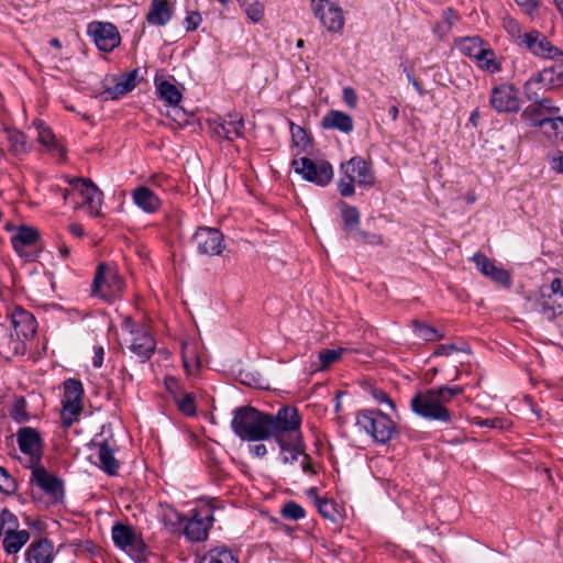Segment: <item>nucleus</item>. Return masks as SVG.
<instances>
[{
  "instance_id": "51",
  "label": "nucleus",
  "mask_w": 563,
  "mask_h": 563,
  "mask_svg": "<svg viewBox=\"0 0 563 563\" xmlns=\"http://www.w3.org/2000/svg\"><path fill=\"white\" fill-rule=\"evenodd\" d=\"M280 514L284 518L289 520H299L306 516L305 509L295 501L286 503L283 506Z\"/></svg>"
},
{
  "instance_id": "45",
  "label": "nucleus",
  "mask_w": 563,
  "mask_h": 563,
  "mask_svg": "<svg viewBox=\"0 0 563 563\" xmlns=\"http://www.w3.org/2000/svg\"><path fill=\"white\" fill-rule=\"evenodd\" d=\"M123 551H125L136 562L145 561L146 544L137 534L134 536V538L129 543V547H125Z\"/></svg>"
},
{
  "instance_id": "15",
  "label": "nucleus",
  "mask_w": 563,
  "mask_h": 563,
  "mask_svg": "<svg viewBox=\"0 0 563 563\" xmlns=\"http://www.w3.org/2000/svg\"><path fill=\"white\" fill-rule=\"evenodd\" d=\"M490 104L497 112H518L521 108L519 91L512 85L497 86L492 90Z\"/></svg>"
},
{
  "instance_id": "46",
  "label": "nucleus",
  "mask_w": 563,
  "mask_h": 563,
  "mask_svg": "<svg viewBox=\"0 0 563 563\" xmlns=\"http://www.w3.org/2000/svg\"><path fill=\"white\" fill-rule=\"evenodd\" d=\"M18 527V518L9 509H2L0 512V536L15 532Z\"/></svg>"
},
{
  "instance_id": "18",
  "label": "nucleus",
  "mask_w": 563,
  "mask_h": 563,
  "mask_svg": "<svg viewBox=\"0 0 563 563\" xmlns=\"http://www.w3.org/2000/svg\"><path fill=\"white\" fill-rule=\"evenodd\" d=\"M9 328L16 336L25 340L32 338L36 332V320L34 316L21 307H15L8 316Z\"/></svg>"
},
{
  "instance_id": "39",
  "label": "nucleus",
  "mask_w": 563,
  "mask_h": 563,
  "mask_svg": "<svg viewBox=\"0 0 563 563\" xmlns=\"http://www.w3.org/2000/svg\"><path fill=\"white\" fill-rule=\"evenodd\" d=\"M339 208L341 210L343 230L346 232H351L360 223V212L355 207L349 206L343 201L339 202Z\"/></svg>"
},
{
  "instance_id": "36",
  "label": "nucleus",
  "mask_w": 563,
  "mask_h": 563,
  "mask_svg": "<svg viewBox=\"0 0 563 563\" xmlns=\"http://www.w3.org/2000/svg\"><path fill=\"white\" fill-rule=\"evenodd\" d=\"M135 87V73L128 74L119 79L112 88H108L104 92V99H117L123 96Z\"/></svg>"
},
{
  "instance_id": "8",
  "label": "nucleus",
  "mask_w": 563,
  "mask_h": 563,
  "mask_svg": "<svg viewBox=\"0 0 563 563\" xmlns=\"http://www.w3.org/2000/svg\"><path fill=\"white\" fill-rule=\"evenodd\" d=\"M82 395L84 387L80 380L74 378L65 380L62 420L66 428L70 427L78 419L82 410Z\"/></svg>"
},
{
  "instance_id": "47",
  "label": "nucleus",
  "mask_w": 563,
  "mask_h": 563,
  "mask_svg": "<svg viewBox=\"0 0 563 563\" xmlns=\"http://www.w3.org/2000/svg\"><path fill=\"white\" fill-rule=\"evenodd\" d=\"M178 409L186 416L196 413V401L194 394H180L174 399Z\"/></svg>"
},
{
  "instance_id": "40",
  "label": "nucleus",
  "mask_w": 563,
  "mask_h": 563,
  "mask_svg": "<svg viewBox=\"0 0 563 563\" xmlns=\"http://www.w3.org/2000/svg\"><path fill=\"white\" fill-rule=\"evenodd\" d=\"M244 13L252 23H258L263 20L265 13V5L260 0H253L251 2L246 0H238Z\"/></svg>"
},
{
  "instance_id": "23",
  "label": "nucleus",
  "mask_w": 563,
  "mask_h": 563,
  "mask_svg": "<svg viewBox=\"0 0 563 563\" xmlns=\"http://www.w3.org/2000/svg\"><path fill=\"white\" fill-rule=\"evenodd\" d=\"M294 172L301 176H332L333 167L323 158L301 157L292 161Z\"/></svg>"
},
{
  "instance_id": "31",
  "label": "nucleus",
  "mask_w": 563,
  "mask_h": 563,
  "mask_svg": "<svg viewBox=\"0 0 563 563\" xmlns=\"http://www.w3.org/2000/svg\"><path fill=\"white\" fill-rule=\"evenodd\" d=\"M98 461L99 466L109 475H114L118 472L119 463L114 457L113 450L107 442L98 445Z\"/></svg>"
},
{
  "instance_id": "32",
  "label": "nucleus",
  "mask_w": 563,
  "mask_h": 563,
  "mask_svg": "<svg viewBox=\"0 0 563 563\" xmlns=\"http://www.w3.org/2000/svg\"><path fill=\"white\" fill-rule=\"evenodd\" d=\"M109 279H111L113 283L119 282L115 274L111 273L104 264H100L97 268L92 284L93 294L106 297L108 292L104 290V287L110 286Z\"/></svg>"
},
{
  "instance_id": "44",
  "label": "nucleus",
  "mask_w": 563,
  "mask_h": 563,
  "mask_svg": "<svg viewBox=\"0 0 563 563\" xmlns=\"http://www.w3.org/2000/svg\"><path fill=\"white\" fill-rule=\"evenodd\" d=\"M412 327L417 336L423 341L433 342L442 339V335L438 332V330L429 324L413 320Z\"/></svg>"
},
{
  "instance_id": "54",
  "label": "nucleus",
  "mask_w": 563,
  "mask_h": 563,
  "mask_svg": "<svg viewBox=\"0 0 563 563\" xmlns=\"http://www.w3.org/2000/svg\"><path fill=\"white\" fill-rule=\"evenodd\" d=\"M291 136L294 144L302 150H307L311 145L309 134L299 125L291 124Z\"/></svg>"
},
{
  "instance_id": "62",
  "label": "nucleus",
  "mask_w": 563,
  "mask_h": 563,
  "mask_svg": "<svg viewBox=\"0 0 563 563\" xmlns=\"http://www.w3.org/2000/svg\"><path fill=\"white\" fill-rule=\"evenodd\" d=\"M343 100L350 108L354 109L357 103V95L355 90L351 87H345L343 89Z\"/></svg>"
},
{
  "instance_id": "59",
  "label": "nucleus",
  "mask_w": 563,
  "mask_h": 563,
  "mask_svg": "<svg viewBox=\"0 0 563 563\" xmlns=\"http://www.w3.org/2000/svg\"><path fill=\"white\" fill-rule=\"evenodd\" d=\"M472 422L479 427H486V428H498L504 429L507 427V423L505 420L499 418L494 419H482V418H474Z\"/></svg>"
},
{
  "instance_id": "6",
  "label": "nucleus",
  "mask_w": 563,
  "mask_h": 563,
  "mask_svg": "<svg viewBox=\"0 0 563 563\" xmlns=\"http://www.w3.org/2000/svg\"><path fill=\"white\" fill-rule=\"evenodd\" d=\"M310 10L320 25L331 34H341L345 12L336 0H310Z\"/></svg>"
},
{
  "instance_id": "12",
  "label": "nucleus",
  "mask_w": 563,
  "mask_h": 563,
  "mask_svg": "<svg viewBox=\"0 0 563 563\" xmlns=\"http://www.w3.org/2000/svg\"><path fill=\"white\" fill-rule=\"evenodd\" d=\"M533 102L521 112V120L531 126L540 129L547 128L548 122L553 115L559 114L560 108L551 99L543 98L532 100Z\"/></svg>"
},
{
  "instance_id": "21",
  "label": "nucleus",
  "mask_w": 563,
  "mask_h": 563,
  "mask_svg": "<svg viewBox=\"0 0 563 563\" xmlns=\"http://www.w3.org/2000/svg\"><path fill=\"white\" fill-rule=\"evenodd\" d=\"M521 46L528 48L533 55L543 58H553L560 54L559 48L553 46L545 36L537 31L525 33Z\"/></svg>"
},
{
  "instance_id": "58",
  "label": "nucleus",
  "mask_w": 563,
  "mask_h": 563,
  "mask_svg": "<svg viewBox=\"0 0 563 563\" xmlns=\"http://www.w3.org/2000/svg\"><path fill=\"white\" fill-rule=\"evenodd\" d=\"M357 242L368 245H383L384 238L377 233H371L366 231H358L355 235Z\"/></svg>"
},
{
  "instance_id": "20",
  "label": "nucleus",
  "mask_w": 563,
  "mask_h": 563,
  "mask_svg": "<svg viewBox=\"0 0 563 563\" xmlns=\"http://www.w3.org/2000/svg\"><path fill=\"white\" fill-rule=\"evenodd\" d=\"M33 125L37 131L36 140L43 150L51 154L53 157L63 159L66 154V150L64 145L57 140L52 130L44 125V123L40 120L34 121Z\"/></svg>"
},
{
  "instance_id": "29",
  "label": "nucleus",
  "mask_w": 563,
  "mask_h": 563,
  "mask_svg": "<svg viewBox=\"0 0 563 563\" xmlns=\"http://www.w3.org/2000/svg\"><path fill=\"white\" fill-rule=\"evenodd\" d=\"M321 124L324 129L338 130L345 134L351 133L354 129L352 117L339 110L327 112Z\"/></svg>"
},
{
  "instance_id": "41",
  "label": "nucleus",
  "mask_w": 563,
  "mask_h": 563,
  "mask_svg": "<svg viewBox=\"0 0 563 563\" xmlns=\"http://www.w3.org/2000/svg\"><path fill=\"white\" fill-rule=\"evenodd\" d=\"M345 352V349L339 347L333 350H322L318 354L319 365L314 367L316 371H325L331 364L339 361L342 354Z\"/></svg>"
},
{
  "instance_id": "19",
  "label": "nucleus",
  "mask_w": 563,
  "mask_h": 563,
  "mask_svg": "<svg viewBox=\"0 0 563 563\" xmlns=\"http://www.w3.org/2000/svg\"><path fill=\"white\" fill-rule=\"evenodd\" d=\"M89 34L92 36L97 47L103 52H111L120 44L119 32L111 23H91L89 25Z\"/></svg>"
},
{
  "instance_id": "38",
  "label": "nucleus",
  "mask_w": 563,
  "mask_h": 563,
  "mask_svg": "<svg viewBox=\"0 0 563 563\" xmlns=\"http://www.w3.org/2000/svg\"><path fill=\"white\" fill-rule=\"evenodd\" d=\"M136 532L130 527L122 523H117L112 527V540L114 544L124 550L134 538Z\"/></svg>"
},
{
  "instance_id": "48",
  "label": "nucleus",
  "mask_w": 563,
  "mask_h": 563,
  "mask_svg": "<svg viewBox=\"0 0 563 563\" xmlns=\"http://www.w3.org/2000/svg\"><path fill=\"white\" fill-rule=\"evenodd\" d=\"M503 26L518 45L522 44L526 32L522 31L520 24L515 19L509 16L504 18Z\"/></svg>"
},
{
  "instance_id": "2",
  "label": "nucleus",
  "mask_w": 563,
  "mask_h": 563,
  "mask_svg": "<svg viewBox=\"0 0 563 563\" xmlns=\"http://www.w3.org/2000/svg\"><path fill=\"white\" fill-rule=\"evenodd\" d=\"M464 391L462 386H441L417 393L410 400L411 410L426 420L452 422V416L446 405L455 396Z\"/></svg>"
},
{
  "instance_id": "9",
  "label": "nucleus",
  "mask_w": 563,
  "mask_h": 563,
  "mask_svg": "<svg viewBox=\"0 0 563 563\" xmlns=\"http://www.w3.org/2000/svg\"><path fill=\"white\" fill-rule=\"evenodd\" d=\"M537 302L549 320L563 314V282L554 278L549 285L541 286Z\"/></svg>"
},
{
  "instance_id": "60",
  "label": "nucleus",
  "mask_w": 563,
  "mask_h": 563,
  "mask_svg": "<svg viewBox=\"0 0 563 563\" xmlns=\"http://www.w3.org/2000/svg\"><path fill=\"white\" fill-rule=\"evenodd\" d=\"M355 178H341L338 183V189L343 197H350L354 194Z\"/></svg>"
},
{
  "instance_id": "33",
  "label": "nucleus",
  "mask_w": 563,
  "mask_h": 563,
  "mask_svg": "<svg viewBox=\"0 0 563 563\" xmlns=\"http://www.w3.org/2000/svg\"><path fill=\"white\" fill-rule=\"evenodd\" d=\"M201 563H239V558L227 547H216L203 555Z\"/></svg>"
},
{
  "instance_id": "14",
  "label": "nucleus",
  "mask_w": 563,
  "mask_h": 563,
  "mask_svg": "<svg viewBox=\"0 0 563 563\" xmlns=\"http://www.w3.org/2000/svg\"><path fill=\"white\" fill-rule=\"evenodd\" d=\"M15 435L20 451L29 455L31 464H38L44 446L40 432L34 428L23 427L16 431Z\"/></svg>"
},
{
  "instance_id": "11",
  "label": "nucleus",
  "mask_w": 563,
  "mask_h": 563,
  "mask_svg": "<svg viewBox=\"0 0 563 563\" xmlns=\"http://www.w3.org/2000/svg\"><path fill=\"white\" fill-rule=\"evenodd\" d=\"M563 84V76L554 68H544L531 76L525 84V95L529 100H537L541 92L559 88Z\"/></svg>"
},
{
  "instance_id": "22",
  "label": "nucleus",
  "mask_w": 563,
  "mask_h": 563,
  "mask_svg": "<svg viewBox=\"0 0 563 563\" xmlns=\"http://www.w3.org/2000/svg\"><path fill=\"white\" fill-rule=\"evenodd\" d=\"M25 352V343L7 325L0 323V356L11 360Z\"/></svg>"
},
{
  "instance_id": "27",
  "label": "nucleus",
  "mask_w": 563,
  "mask_h": 563,
  "mask_svg": "<svg viewBox=\"0 0 563 563\" xmlns=\"http://www.w3.org/2000/svg\"><path fill=\"white\" fill-rule=\"evenodd\" d=\"M133 202L146 213H155L161 208L158 196L145 186H139L132 191Z\"/></svg>"
},
{
  "instance_id": "53",
  "label": "nucleus",
  "mask_w": 563,
  "mask_h": 563,
  "mask_svg": "<svg viewBox=\"0 0 563 563\" xmlns=\"http://www.w3.org/2000/svg\"><path fill=\"white\" fill-rule=\"evenodd\" d=\"M10 416L14 421L19 423H23L29 420L30 415L26 411V401L23 397H20L15 400Z\"/></svg>"
},
{
  "instance_id": "28",
  "label": "nucleus",
  "mask_w": 563,
  "mask_h": 563,
  "mask_svg": "<svg viewBox=\"0 0 563 563\" xmlns=\"http://www.w3.org/2000/svg\"><path fill=\"white\" fill-rule=\"evenodd\" d=\"M173 16V5L168 0H153L146 14V21L156 26L166 25Z\"/></svg>"
},
{
  "instance_id": "63",
  "label": "nucleus",
  "mask_w": 563,
  "mask_h": 563,
  "mask_svg": "<svg viewBox=\"0 0 563 563\" xmlns=\"http://www.w3.org/2000/svg\"><path fill=\"white\" fill-rule=\"evenodd\" d=\"M165 386L166 389L173 395V398L175 399L178 395H180V387L179 383L175 377H166L165 378Z\"/></svg>"
},
{
  "instance_id": "35",
  "label": "nucleus",
  "mask_w": 563,
  "mask_h": 563,
  "mask_svg": "<svg viewBox=\"0 0 563 563\" xmlns=\"http://www.w3.org/2000/svg\"><path fill=\"white\" fill-rule=\"evenodd\" d=\"M341 172L345 176H366L372 172L371 162L361 156H354L341 164Z\"/></svg>"
},
{
  "instance_id": "1",
  "label": "nucleus",
  "mask_w": 563,
  "mask_h": 563,
  "mask_svg": "<svg viewBox=\"0 0 563 563\" xmlns=\"http://www.w3.org/2000/svg\"><path fill=\"white\" fill-rule=\"evenodd\" d=\"M301 424L296 407H282L276 415L262 412L253 407H239L233 412L231 428L243 441H262L280 431L295 430Z\"/></svg>"
},
{
  "instance_id": "49",
  "label": "nucleus",
  "mask_w": 563,
  "mask_h": 563,
  "mask_svg": "<svg viewBox=\"0 0 563 563\" xmlns=\"http://www.w3.org/2000/svg\"><path fill=\"white\" fill-rule=\"evenodd\" d=\"M544 134L556 140H563V117L553 115L549 120L548 126L542 129Z\"/></svg>"
},
{
  "instance_id": "24",
  "label": "nucleus",
  "mask_w": 563,
  "mask_h": 563,
  "mask_svg": "<svg viewBox=\"0 0 563 563\" xmlns=\"http://www.w3.org/2000/svg\"><path fill=\"white\" fill-rule=\"evenodd\" d=\"M8 148L14 157H22L27 155L32 150V143L29 141L26 134L14 128L4 129Z\"/></svg>"
},
{
  "instance_id": "16",
  "label": "nucleus",
  "mask_w": 563,
  "mask_h": 563,
  "mask_svg": "<svg viewBox=\"0 0 563 563\" xmlns=\"http://www.w3.org/2000/svg\"><path fill=\"white\" fill-rule=\"evenodd\" d=\"M131 320L124 321V328L130 329L131 340L130 346L132 353L142 358L148 360L155 351V340L151 333L144 328H132Z\"/></svg>"
},
{
  "instance_id": "57",
  "label": "nucleus",
  "mask_w": 563,
  "mask_h": 563,
  "mask_svg": "<svg viewBox=\"0 0 563 563\" xmlns=\"http://www.w3.org/2000/svg\"><path fill=\"white\" fill-rule=\"evenodd\" d=\"M477 269L484 275V276H487L488 273L490 272V269L494 268V266L496 265L494 261L489 260L486 255H484L483 253H476L474 254V256L471 258Z\"/></svg>"
},
{
  "instance_id": "42",
  "label": "nucleus",
  "mask_w": 563,
  "mask_h": 563,
  "mask_svg": "<svg viewBox=\"0 0 563 563\" xmlns=\"http://www.w3.org/2000/svg\"><path fill=\"white\" fill-rule=\"evenodd\" d=\"M183 365L187 373H191L199 367L200 361L196 353L195 344L184 343L181 346Z\"/></svg>"
},
{
  "instance_id": "64",
  "label": "nucleus",
  "mask_w": 563,
  "mask_h": 563,
  "mask_svg": "<svg viewBox=\"0 0 563 563\" xmlns=\"http://www.w3.org/2000/svg\"><path fill=\"white\" fill-rule=\"evenodd\" d=\"M455 351H457V347L454 344H440L433 352V355L434 356H449Z\"/></svg>"
},
{
  "instance_id": "61",
  "label": "nucleus",
  "mask_w": 563,
  "mask_h": 563,
  "mask_svg": "<svg viewBox=\"0 0 563 563\" xmlns=\"http://www.w3.org/2000/svg\"><path fill=\"white\" fill-rule=\"evenodd\" d=\"M202 18L200 13L198 12H191L187 15L185 19L186 30L187 31H194L198 27V25L201 23Z\"/></svg>"
},
{
  "instance_id": "10",
  "label": "nucleus",
  "mask_w": 563,
  "mask_h": 563,
  "mask_svg": "<svg viewBox=\"0 0 563 563\" xmlns=\"http://www.w3.org/2000/svg\"><path fill=\"white\" fill-rule=\"evenodd\" d=\"M11 243L18 255L25 261H34L42 249L38 230L29 225H20L11 236Z\"/></svg>"
},
{
  "instance_id": "52",
  "label": "nucleus",
  "mask_w": 563,
  "mask_h": 563,
  "mask_svg": "<svg viewBox=\"0 0 563 563\" xmlns=\"http://www.w3.org/2000/svg\"><path fill=\"white\" fill-rule=\"evenodd\" d=\"M18 490V484L9 472L0 466V492L5 495L15 494Z\"/></svg>"
},
{
  "instance_id": "25",
  "label": "nucleus",
  "mask_w": 563,
  "mask_h": 563,
  "mask_svg": "<svg viewBox=\"0 0 563 563\" xmlns=\"http://www.w3.org/2000/svg\"><path fill=\"white\" fill-rule=\"evenodd\" d=\"M31 481L34 482L43 490L52 495H56L62 490V482L57 477L49 474L44 466L40 465V463L32 464Z\"/></svg>"
},
{
  "instance_id": "37",
  "label": "nucleus",
  "mask_w": 563,
  "mask_h": 563,
  "mask_svg": "<svg viewBox=\"0 0 563 563\" xmlns=\"http://www.w3.org/2000/svg\"><path fill=\"white\" fill-rule=\"evenodd\" d=\"M161 520L173 533L179 532L185 523V517L170 506L162 507Z\"/></svg>"
},
{
  "instance_id": "13",
  "label": "nucleus",
  "mask_w": 563,
  "mask_h": 563,
  "mask_svg": "<svg viewBox=\"0 0 563 563\" xmlns=\"http://www.w3.org/2000/svg\"><path fill=\"white\" fill-rule=\"evenodd\" d=\"M192 243L200 255H221L225 249L224 236L221 231L209 227L198 228L192 236Z\"/></svg>"
},
{
  "instance_id": "5",
  "label": "nucleus",
  "mask_w": 563,
  "mask_h": 563,
  "mask_svg": "<svg viewBox=\"0 0 563 563\" xmlns=\"http://www.w3.org/2000/svg\"><path fill=\"white\" fill-rule=\"evenodd\" d=\"M455 46L463 55L474 59L479 68L489 73L499 70L494 51L479 36L461 37L455 41Z\"/></svg>"
},
{
  "instance_id": "56",
  "label": "nucleus",
  "mask_w": 563,
  "mask_h": 563,
  "mask_svg": "<svg viewBox=\"0 0 563 563\" xmlns=\"http://www.w3.org/2000/svg\"><path fill=\"white\" fill-rule=\"evenodd\" d=\"M457 21V15L452 11V9H446L443 12V22L434 29V32L439 34L440 37L446 35V33L451 30L454 23Z\"/></svg>"
},
{
  "instance_id": "7",
  "label": "nucleus",
  "mask_w": 563,
  "mask_h": 563,
  "mask_svg": "<svg viewBox=\"0 0 563 563\" xmlns=\"http://www.w3.org/2000/svg\"><path fill=\"white\" fill-rule=\"evenodd\" d=\"M64 200L69 196L80 198V205L87 207L90 214H98L102 203V191L91 178H68V188L62 189Z\"/></svg>"
},
{
  "instance_id": "34",
  "label": "nucleus",
  "mask_w": 563,
  "mask_h": 563,
  "mask_svg": "<svg viewBox=\"0 0 563 563\" xmlns=\"http://www.w3.org/2000/svg\"><path fill=\"white\" fill-rule=\"evenodd\" d=\"M30 539L27 530H18L3 536L2 545L8 554L18 553Z\"/></svg>"
},
{
  "instance_id": "17",
  "label": "nucleus",
  "mask_w": 563,
  "mask_h": 563,
  "mask_svg": "<svg viewBox=\"0 0 563 563\" xmlns=\"http://www.w3.org/2000/svg\"><path fill=\"white\" fill-rule=\"evenodd\" d=\"M213 521L212 511L208 507H203L195 512V515L184 523V534L190 541H202L208 536V530Z\"/></svg>"
},
{
  "instance_id": "26",
  "label": "nucleus",
  "mask_w": 563,
  "mask_h": 563,
  "mask_svg": "<svg viewBox=\"0 0 563 563\" xmlns=\"http://www.w3.org/2000/svg\"><path fill=\"white\" fill-rule=\"evenodd\" d=\"M53 558V544L47 539L33 541L25 552L27 563H52Z\"/></svg>"
},
{
  "instance_id": "4",
  "label": "nucleus",
  "mask_w": 563,
  "mask_h": 563,
  "mask_svg": "<svg viewBox=\"0 0 563 563\" xmlns=\"http://www.w3.org/2000/svg\"><path fill=\"white\" fill-rule=\"evenodd\" d=\"M356 426L379 443H387L397 432L396 424L390 417L374 409L358 411Z\"/></svg>"
},
{
  "instance_id": "3",
  "label": "nucleus",
  "mask_w": 563,
  "mask_h": 563,
  "mask_svg": "<svg viewBox=\"0 0 563 563\" xmlns=\"http://www.w3.org/2000/svg\"><path fill=\"white\" fill-rule=\"evenodd\" d=\"M279 448L280 457L284 464H294L299 462L305 474L313 475L316 471L311 463V457L305 452L300 426L295 430L280 431L273 437Z\"/></svg>"
},
{
  "instance_id": "50",
  "label": "nucleus",
  "mask_w": 563,
  "mask_h": 563,
  "mask_svg": "<svg viewBox=\"0 0 563 563\" xmlns=\"http://www.w3.org/2000/svg\"><path fill=\"white\" fill-rule=\"evenodd\" d=\"M486 277L490 278L494 283H496L499 286L507 288L511 286V276L501 266L495 265Z\"/></svg>"
},
{
  "instance_id": "30",
  "label": "nucleus",
  "mask_w": 563,
  "mask_h": 563,
  "mask_svg": "<svg viewBox=\"0 0 563 563\" xmlns=\"http://www.w3.org/2000/svg\"><path fill=\"white\" fill-rule=\"evenodd\" d=\"M244 130V121L238 115H230L229 120H223L217 123L213 128L214 133L218 136L233 140L242 135Z\"/></svg>"
},
{
  "instance_id": "55",
  "label": "nucleus",
  "mask_w": 563,
  "mask_h": 563,
  "mask_svg": "<svg viewBox=\"0 0 563 563\" xmlns=\"http://www.w3.org/2000/svg\"><path fill=\"white\" fill-rule=\"evenodd\" d=\"M317 508H318L319 514L323 518L329 519L331 521H335L338 511L335 508V504L332 500L327 499V498L318 499Z\"/></svg>"
},
{
  "instance_id": "43",
  "label": "nucleus",
  "mask_w": 563,
  "mask_h": 563,
  "mask_svg": "<svg viewBox=\"0 0 563 563\" xmlns=\"http://www.w3.org/2000/svg\"><path fill=\"white\" fill-rule=\"evenodd\" d=\"M159 97L168 104H177L181 100V93L177 87L168 81H162L157 86Z\"/></svg>"
}]
</instances>
